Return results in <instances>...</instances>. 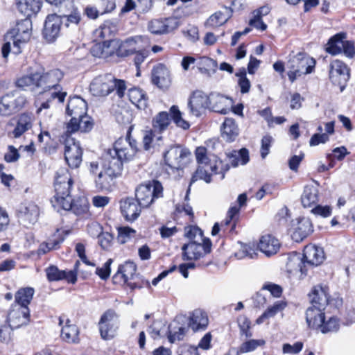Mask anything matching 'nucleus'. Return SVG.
Returning <instances> with one entry per match:
<instances>
[{
	"label": "nucleus",
	"mask_w": 355,
	"mask_h": 355,
	"mask_svg": "<svg viewBox=\"0 0 355 355\" xmlns=\"http://www.w3.org/2000/svg\"><path fill=\"white\" fill-rule=\"evenodd\" d=\"M63 77L64 73L58 69L37 72V89H40V97L36 101L40 105L37 113L43 109L50 108L55 102L62 103L64 101L67 92L60 85Z\"/></svg>",
	"instance_id": "obj_1"
},
{
	"label": "nucleus",
	"mask_w": 355,
	"mask_h": 355,
	"mask_svg": "<svg viewBox=\"0 0 355 355\" xmlns=\"http://www.w3.org/2000/svg\"><path fill=\"white\" fill-rule=\"evenodd\" d=\"M141 40V36L128 38L123 42L107 40L103 42L95 43L90 52L94 57L98 58L105 59L115 54L118 57H126L136 52V44Z\"/></svg>",
	"instance_id": "obj_2"
},
{
	"label": "nucleus",
	"mask_w": 355,
	"mask_h": 355,
	"mask_svg": "<svg viewBox=\"0 0 355 355\" xmlns=\"http://www.w3.org/2000/svg\"><path fill=\"white\" fill-rule=\"evenodd\" d=\"M87 105L84 99L79 96L70 98L67 106V114L71 116L66 125V133L72 134L77 131L87 132L92 127L93 123L89 116L87 115Z\"/></svg>",
	"instance_id": "obj_3"
},
{
	"label": "nucleus",
	"mask_w": 355,
	"mask_h": 355,
	"mask_svg": "<svg viewBox=\"0 0 355 355\" xmlns=\"http://www.w3.org/2000/svg\"><path fill=\"white\" fill-rule=\"evenodd\" d=\"M32 22L29 19H25L18 22L16 26L5 35L6 42L1 49L3 58H6L11 51V44L13 45V53L21 52V45L27 42L31 37Z\"/></svg>",
	"instance_id": "obj_4"
},
{
	"label": "nucleus",
	"mask_w": 355,
	"mask_h": 355,
	"mask_svg": "<svg viewBox=\"0 0 355 355\" xmlns=\"http://www.w3.org/2000/svg\"><path fill=\"white\" fill-rule=\"evenodd\" d=\"M115 89L119 96L122 97L125 90V84L123 80H117L111 74L95 77L89 85L90 92L96 96H106Z\"/></svg>",
	"instance_id": "obj_5"
},
{
	"label": "nucleus",
	"mask_w": 355,
	"mask_h": 355,
	"mask_svg": "<svg viewBox=\"0 0 355 355\" xmlns=\"http://www.w3.org/2000/svg\"><path fill=\"white\" fill-rule=\"evenodd\" d=\"M137 151L136 141H131L130 137L119 138L114 144V148L108 150L104 155V158L115 163L118 161L120 164V170L123 168V162L128 161L134 157Z\"/></svg>",
	"instance_id": "obj_6"
},
{
	"label": "nucleus",
	"mask_w": 355,
	"mask_h": 355,
	"mask_svg": "<svg viewBox=\"0 0 355 355\" xmlns=\"http://www.w3.org/2000/svg\"><path fill=\"white\" fill-rule=\"evenodd\" d=\"M315 66V60L304 53L291 54L287 62L289 80L294 82L301 76L312 73Z\"/></svg>",
	"instance_id": "obj_7"
},
{
	"label": "nucleus",
	"mask_w": 355,
	"mask_h": 355,
	"mask_svg": "<svg viewBox=\"0 0 355 355\" xmlns=\"http://www.w3.org/2000/svg\"><path fill=\"white\" fill-rule=\"evenodd\" d=\"M103 168L94 178L96 188L99 191L109 190L114 178L118 176L121 171L118 161L111 163L109 159L103 158Z\"/></svg>",
	"instance_id": "obj_8"
},
{
	"label": "nucleus",
	"mask_w": 355,
	"mask_h": 355,
	"mask_svg": "<svg viewBox=\"0 0 355 355\" xmlns=\"http://www.w3.org/2000/svg\"><path fill=\"white\" fill-rule=\"evenodd\" d=\"M163 187L158 181L140 184L136 189V198L141 207H148L155 198L162 196Z\"/></svg>",
	"instance_id": "obj_9"
},
{
	"label": "nucleus",
	"mask_w": 355,
	"mask_h": 355,
	"mask_svg": "<svg viewBox=\"0 0 355 355\" xmlns=\"http://www.w3.org/2000/svg\"><path fill=\"white\" fill-rule=\"evenodd\" d=\"M27 103L26 98L17 92L6 94L0 98V114L10 116L22 109Z\"/></svg>",
	"instance_id": "obj_10"
},
{
	"label": "nucleus",
	"mask_w": 355,
	"mask_h": 355,
	"mask_svg": "<svg viewBox=\"0 0 355 355\" xmlns=\"http://www.w3.org/2000/svg\"><path fill=\"white\" fill-rule=\"evenodd\" d=\"M191 153L180 146H171L164 154L166 165L174 169L184 167L189 161Z\"/></svg>",
	"instance_id": "obj_11"
},
{
	"label": "nucleus",
	"mask_w": 355,
	"mask_h": 355,
	"mask_svg": "<svg viewBox=\"0 0 355 355\" xmlns=\"http://www.w3.org/2000/svg\"><path fill=\"white\" fill-rule=\"evenodd\" d=\"M349 69L340 60H334L329 65V79L334 85L340 87L343 92L349 79Z\"/></svg>",
	"instance_id": "obj_12"
},
{
	"label": "nucleus",
	"mask_w": 355,
	"mask_h": 355,
	"mask_svg": "<svg viewBox=\"0 0 355 355\" xmlns=\"http://www.w3.org/2000/svg\"><path fill=\"white\" fill-rule=\"evenodd\" d=\"M64 143V158L71 168L79 167L82 162L83 150L79 141L66 133Z\"/></svg>",
	"instance_id": "obj_13"
},
{
	"label": "nucleus",
	"mask_w": 355,
	"mask_h": 355,
	"mask_svg": "<svg viewBox=\"0 0 355 355\" xmlns=\"http://www.w3.org/2000/svg\"><path fill=\"white\" fill-rule=\"evenodd\" d=\"M209 240L202 242H189L182 247L184 260H198L211 252Z\"/></svg>",
	"instance_id": "obj_14"
},
{
	"label": "nucleus",
	"mask_w": 355,
	"mask_h": 355,
	"mask_svg": "<svg viewBox=\"0 0 355 355\" xmlns=\"http://www.w3.org/2000/svg\"><path fill=\"white\" fill-rule=\"evenodd\" d=\"M118 316L113 311H106L99 321V329L101 336L104 340H110L114 338L118 328Z\"/></svg>",
	"instance_id": "obj_15"
},
{
	"label": "nucleus",
	"mask_w": 355,
	"mask_h": 355,
	"mask_svg": "<svg viewBox=\"0 0 355 355\" xmlns=\"http://www.w3.org/2000/svg\"><path fill=\"white\" fill-rule=\"evenodd\" d=\"M30 321V310L26 306L12 305L7 317V322L11 329L27 325Z\"/></svg>",
	"instance_id": "obj_16"
},
{
	"label": "nucleus",
	"mask_w": 355,
	"mask_h": 355,
	"mask_svg": "<svg viewBox=\"0 0 355 355\" xmlns=\"http://www.w3.org/2000/svg\"><path fill=\"white\" fill-rule=\"evenodd\" d=\"M62 23V17L56 14L49 15L46 17L43 36L47 42H53L59 37Z\"/></svg>",
	"instance_id": "obj_17"
},
{
	"label": "nucleus",
	"mask_w": 355,
	"mask_h": 355,
	"mask_svg": "<svg viewBox=\"0 0 355 355\" xmlns=\"http://www.w3.org/2000/svg\"><path fill=\"white\" fill-rule=\"evenodd\" d=\"M188 107L190 113L195 116H200L209 109V95L202 91L193 92L189 100Z\"/></svg>",
	"instance_id": "obj_18"
},
{
	"label": "nucleus",
	"mask_w": 355,
	"mask_h": 355,
	"mask_svg": "<svg viewBox=\"0 0 355 355\" xmlns=\"http://www.w3.org/2000/svg\"><path fill=\"white\" fill-rule=\"evenodd\" d=\"M40 214L39 207L31 201H25L18 207L17 216L24 225L34 224Z\"/></svg>",
	"instance_id": "obj_19"
},
{
	"label": "nucleus",
	"mask_w": 355,
	"mask_h": 355,
	"mask_svg": "<svg viewBox=\"0 0 355 355\" xmlns=\"http://www.w3.org/2000/svg\"><path fill=\"white\" fill-rule=\"evenodd\" d=\"M180 26L176 17H169L164 19L151 20L148 25V31L155 35L166 34L174 31Z\"/></svg>",
	"instance_id": "obj_20"
},
{
	"label": "nucleus",
	"mask_w": 355,
	"mask_h": 355,
	"mask_svg": "<svg viewBox=\"0 0 355 355\" xmlns=\"http://www.w3.org/2000/svg\"><path fill=\"white\" fill-rule=\"evenodd\" d=\"M233 101L231 98L217 92L209 94V110L225 114L232 107Z\"/></svg>",
	"instance_id": "obj_21"
},
{
	"label": "nucleus",
	"mask_w": 355,
	"mask_h": 355,
	"mask_svg": "<svg viewBox=\"0 0 355 355\" xmlns=\"http://www.w3.org/2000/svg\"><path fill=\"white\" fill-rule=\"evenodd\" d=\"M73 184L71 176L67 168L59 169L55 178V191L56 193L66 194L70 192Z\"/></svg>",
	"instance_id": "obj_22"
},
{
	"label": "nucleus",
	"mask_w": 355,
	"mask_h": 355,
	"mask_svg": "<svg viewBox=\"0 0 355 355\" xmlns=\"http://www.w3.org/2000/svg\"><path fill=\"white\" fill-rule=\"evenodd\" d=\"M324 308L311 306L306 311V322L309 328L319 331L325 318Z\"/></svg>",
	"instance_id": "obj_23"
},
{
	"label": "nucleus",
	"mask_w": 355,
	"mask_h": 355,
	"mask_svg": "<svg viewBox=\"0 0 355 355\" xmlns=\"http://www.w3.org/2000/svg\"><path fill=\"white\" fill-rule=\"evenodd\" d=\"M258 248L266 256L270 257L278 252L281 248V243L274 236L265 234L260 238Z\"/></svg>",
	"instance_id": "obj_24"
},
{
	"label": "nucleus",
	"mask_w": 355,
	"mask_h": 355,
	"mask_svg": "<svg viewBox=\"0 0 355 355\" xmlns=\"http://www.w3.org/2000/svg\"><path fill=\"white\" fill-rule=\"evenodd\" d=\"M303 259L306 264L319 266L325 259L324 250L320 247L308 245L304 249Z\"/></svg>",
	"instance_id": "obj_25"
},
{
	"label": "nucleus",
	"mask_w": 355,
	"mask_h": 355,
	"mask_svg": "<svg viewBox=\"0 0 355 355\" xmlns=\"http://www.w3.org/2000/svg\"><path fill=\"white\" fill-rule=\"evenodd\" d=\"M139 203L132 198L123 199L120 202L121 212L128 221H133L138 218L141 209Z\"/></svg>",
	"instance_id": "obj_26"
},
{
	"label": "nucleus",
	"mask_w": 355,
	"mask_h": 355,
	"mask_svg": "<svg viewBox=\"0 0 355 355\" xmlns=\"http://www.w3.org/2000/svg\"><path fill=\"white\" fill-rule=\"evenodd\" d=\"M35 121V116L32 113L24 112L17 116L16 126L12 132L14 138L21 137L24 133L31 130Z\"/></svg>",
	"instance_id": "obj_27"
},
{
	"label": "nucleus",
	"mask_w": 355,
	"mask_h": 355,
	"mask_svg": "<svg viewBox=\"0 0 355 355\" xmlns=\"http://www.w3.org/2000/svg\"><path fill=\"white\" fill-rule=\"evenodd\" d=\"M152 82L160 88H166L171 83L170 72L163 64H158L152 70Z\"/></svg>",
	"instance_id": "obj_28"
},
{
	"label": "nucleus",
	"mask_w": 355,
	"mask_h": 355,
	"mask_svg": "<svg viewBox=\"0 0 355 355\" xmlns=\"http://www.w3.org/2000/svg\"><path fill=\"white\" fill-rule=\"evenodd\" d=\"M208 323L207 315L202 309H195L189 313L188 324L193 331L205 330Z\"/></svg>",
	"instance_id": "obj_29"
},
{
	"label": "nucleus",
	"mask_w": 355,
	"mask_h": 355,
	"mask_svg": "<svg viewBox=\"0 0 355 355\" xmlns=\"http://www.w3.org/2000/svg\"><path fill=\"white\" fill-rule=\"evenodd\" d=\"M301 254L297 252H292L288 257L286 269L290 273L300 274V277L306 275V270L305 261Z\"/></svg>",
	"instance_id": "obj_30"
},
{
	"label": "nucleus",
	"mask_w": 355,
	"mask_h": 355,
	"mask_svg": "<svg viewBox=\"0 0 355 355\" xmlns=\"http://www.w3.org/2000/svg\"><path fill=\"white\" fill-rule=\"evenodd\" d=\"M309 296L311 306L315 305L317 307L325 308L329 303V289L327 286L321 285L314 286Z\"/></svg>",
	"instance_id": "obj_31"
},
{
	"label": "nucleus",
	"mask_w": 355,
	"mask_h": 355,
	"mask_svg": "<svg viewBox=\"0 0 355 355\" xmlns=\"http://www.w3.org/2000/svg\"><path fill=\"white\" fill-rule=\"evenodd\" d=\"M232 15V10L224 7L221 10L211 15L206 21L205 26L209 28H216L225 24Z\"/></svg>",
	"instance_id": "obj_32"
},
{
	"label": "nucleus",
	"mask_w": 355,
	"mask_h": 355,
	"mask_svg": "<svg viewBox=\"0 0 355 355\" xmlns=\"http://www.w3.org/2000/svg\"><path fill=\"white\" fill-rule=\"evenodd\" d=\"M313 232V225L307 218H300L297 220L292 237L295 241H302Z\"/></svg>",
	"instance_id": "obj_33"
},
{
	"label": "nucleus",
	"mask_w": 355,
	"mask_h": 355,
	"mask_svg": "<svg viewBox=\"0 0 355 355\" xmlns=\"http://www.w3.org/2000/svg\"><path fill=\"white\" fill-rule=\"evenodd\" d=\"M239 134V129L234 119L226 118L221 126V137L227 142L236 139Z\"/></svg>",
	"instance_id": "obj_34"
},
{
	"label": "nucleus",
	"mask_w": 355,
	"mask_h": 355,
	"mask_svg": "<svg viewBox=\"0 0 355 355\" xmlns=\"http://www.w3.org/2000/svg\"><path fill=\"white\" fill-rule=\"evenodd\" d=\"M17 8L26 17L37 13L41 7L40 0H17Z\"/></svg>",
	"instance_id": "obj_35"
},
{
	"label": "nucleus",
	"mask_w": 355,
	"mask_h": 355,
	"mask_svg": "<svg viewBox=\"0 0 355 355\" xmlns=\"http://www.w3.org/2000/svg\"><path fill=\"white\" fill-rule=\"evenodd\" d=\"M128 96L130 102L138 109L145 110L148 105L147 97L143 90L139 88H131L128 90Z\"/></svg>",
	"instance_id": "obj_36"
},
{
	"label": "nucleus",
	"mask_w": 355,
	"mask_h": 355,
	"mask_svg": "<svg viewBox=\"0 0 355 355\" xmlns=\"http://www.w3.org/2000/svg\"><path fill=\"white\" fill-rule=\"evenodd\" d=\"M136 270L137 266L135 263L132 261H126L124 264L121 265L119 267L116 277L119 275H121L123 282L128 284V285L133 289L135 288L134 284L130 282L129 283L128 281L133 279Z\"/></svg>",
	"instance_id": "obj_37"
},
{
	"label": "nucleus",
	"mask_w": 355,
	"mask_h": 355,
	"mask_svg": "<svg viewBox=\"0 0 355 355\" xmlns=\"http://www.w3.org/2000/svg\"><path fill=\"white\" fill-rule=\"evenodd\" d=\"M318 200V189L315 186L308 185L304 187L301 197L302 204L304 207H311Z\"/></svg>",
	"instance_id": "obj_38"
},
{
	"label": "nucleus",
	"mask_w": 355,
	"mask_h": 355,
	"mask_svg": "<svg viewBox=\"0 0 355 355\" xmlns=\"http://www.w3.org/2000/svg\"><path fill=\"white\" fill-rule=\"evenodd\" d=\"M218 165L217 163L214 164H208V166L205 165H200L196 170L195 174L193 175L191 182H195L198 180H203L207 183L211 182V174L210 172L217 173Z\"/></svg>",
	"instance_id": "obj_39"
},
{
	"label": "nucleus",
	"mask_w": 355,
	"mask_h": 355,
	"mask_svg": "<svg viewBox=\"0 0 355 355\" xmlns=\"http://www.w3.org/2000/svg\"><path fill=\"white\" fill-rule=\"evenodd\" d=\"M35 291L33 288L25 287L21 288L17 291L15 295L14 305H19V306H26L28 307V304L31 303Z\"/></svg>",
	"instance_id": "obj_40"
},
{
	"label": "nucleus",
	"mask_w": 355,
	"mask_h": 355,
	"mask_svg": "<svg viewBox=\"0 0 355 355\" xmlns=\"http://www.w3.org/2000/svg\"><path fill=\"white\" fill-rule=\"evenodd\" d=\"M228 157V162L234 167L239 164L245 165L249 161L248 150L245 148H242L240 150H233L227 154Z\"/></svg>",
	"instance_id": "obj_41"
},
{
	"label": "nucleus",
	"mask_w": 355,
	"mask_h": 355,
	"mask_svg": "<svg viewBox=\"0 0 355 355\" xmlns=\"http://www.w3.org/2000/svg\"><path fill=\"white\" fill-rule=\"evenodd\" d=\"M62 241L63 239L61 237L60 234L57 231L48 239L46 242H44L40 245L37 253L39 254H44L51 250H55L59 248V245Z\"/></svg>",
	"instance_id": "obj_42"
},
{
	"label": "nucleus",
	"mask_w": 355,
	"mask_h": 355,
	"mask_svg": "<svg viewBox=\"0 0 355 355\" xmlns=\"http://www.w3.org/2000/svg\"><path fill=\"white\" fill-rule=\"evenodd\" d=\"M344 38H345V33H338L332 37L327 44L326 51L333 55L341 53Z\"/></svg>",
	"instance_id": "obj_43"
},
{
	"label": "nucleus",
	"mask_w": 355,
	"mask_h": 355,
	"mask_svg": "<svg viewBox=\"0 0 355 355\" xmlns=\"http://www.w3.org/2000/svg\"><path fill=\"white\" fill-rule=\"evenodd\" d=\"M286 306L284 301L279 300L275 302L272 306H269L263 314L259 317L256 323L260 324L264 322L266 319H268L275 316L278 313L282 311Z\"/></svg>",
	"instance_id": "obj_44"
},
{
	"label": "nucleus",
	"mask_w": 355,
	"mask_h": 355,
	"mask_svg": "<svg viewBox=\"0 0 355 355\" xmlns=\"http://www.w3.org/2000/svg\"><path fill=\"white\" fill-rule=\"evenodd\" d=\"M79 331L74 324H69L68 320L66 325L62 328L61 337L62 340L69 343H76L79 341Z\"/></svg>",
	"instance_id": "obj_45"
},
{
	"label": "nucleus",
	"mask_w": 355,
	"mask_h": 355,
	"mask_svg": "<svg viewBox=\"0 0 355 355\" xmlns=\"http://www.w3.org/2000/svg\"><path fill=\"white\" fill-rule=\"evenodd\" d=\"M73 200V199L71 198L70 192H67L66 194H59L55 193L51 202L55 209L59 211L60 209L64 210H70Z\"/></svg>",
	"instance_id": "obj_46"
},
{
	"label": "nucleus",
	"mask_w": 355,
	"mask_h": 355,
	"mask_svg": "<svg viewBox=\"0 0 355 355\" xmlns=\"http://www.w3.org/2000/svg\"><path fill=\"white\" fill-rule=\"evenodd\" d=\"M37 72L25 75L19 78L16 81V85L18 87L23 89L35 90L37 89Z\"/></svg>",
	"instance_id": "obj_47"
},
{
	"label": "nucleus",
	"mask_w": 355,
	"mask_h": 355,
	"mask_svg": "<svg viewBox=\"0 0 355 355\" xmlns=\"http://www.w3.org/2000/svg\"><path fill=\"white\" fill-rule=\"evenodd\" d=\"M170 123L171 119L166 112H160L153 120V127L155 131L162 132L168 128Z\"/></svg>",
	"instance_id": "obj_48"
},
{
	"label": "nucleus",
	"mask_w": 355,
	"mask_h": 355,
	"mask_svg": "<svg viewBox=\"0 0 355 355\" xmlns=\"http://www.w3.org/2000/svg\"><path fill=\"white\" fill-rule=\"evenodd\" d=\"M340 327V322L338 318L335 316L329 317L327 320L324 318L322 327L319 331L322 334H330L337 332Z\"/></svg>",
	"instance_id": "obj_49"
},
{
	"label": "nucleus",
	"mask_w": 355,
	"mask_h": 355,
	"mask_svg": "<svg viewBox=\"0 0 355 355\" xmlns=\"http://www.w3.org/2000/svg\"><path fill=\"white\" fill-rule=\"evenodd\" d=\"M70 210L76 215L86 214L89 210L88 200L84 196L73 199Z\"/></svg>",
	"instance_id": "obj_50"
},
{
	"label": "nucleus",
	"mask_w": 355,
	"mask_h": 355,
	"mask_svg": "<svg viewBox=\"0 0 355 355\" xmlns=\"http://www.w3.org/2000/svg\"><path fill=\"white\" fill-rule=\"evenodd\" d=\"M184 235L190 240L189 242H202L209 240L203 236L202 230L196 226L185 227Z\"/></svg>",
	"instance_id": "obj_51"
},
{
	"label": "nucleus",
	"mask_w": 355,
	"mask_h": 355,
	"mask_svg": "<svg viewBox=\"0 0 355 355\" xmlns=\"http://www.w3.org/2000/svg\"><path fill=\"white\" fill-rule=\"evenodd\" d=\"M170 113L173 122L179 128L183 130H187L190 127L189 123L182 118V114L176 105H173L170 108Z\"/></svg>",
	"instance_id": "obj_52"
},
{
	"label": "nucleus",
	"mask_w": 355,
	"mask_h": 355,
	"mask_svg": "<svg viewBox=\"0 0 355 355\" xmlns=\"http://www.w3.org/2000/svg\"><path fill=\"white\" fill-rule=\"evenodd\" d=\"M265 345L263 339H251L243 343L237 349L238 354H245L255 350L259 346Z\"/></svg>",
	"instance_id": "obj_53"
},
{
	"label": "nucleus",
	"mask_w": 355,
	"mask_h": 355,
	"mask_svg": "<svg viewBox=\"0 0 355 355\" xmlns=\"http://www.w3.org/2000/svg\"><path fill=\"white\" fill-rule=\"evenodd\" d=\"M136 236V231L129 227H121L118 228L117 241L121 244H124Z\"/></svg>",
	"instance_id": "obj_54"
},
{
	"label": "nucleus",
	"mask_w": 355,
	"mask_h": 355,
	"mask_svg": "<svg viewBox=\"0 0 355 355\" xmlns=\"http://www.w3.org/2000/svg\"><path fill=\"white\" fill-rule=\"evenodd\" d=\"M148 333L154 339L160 337L163 334H168V329H166L165 324L161 320L154 321L149 327Z\"/></svg>",
	"instance_id": "obj_55"
},
{
	"label": "nucleus",
	"mask_w": 355,
	"mask_h": 355,
	"mask_svg": "<svg viewBox=\"0 0 355 355\" xmlns=\"http://www.w3.org/2000/svg\"><path fill=\"white\" fill-rule=\"evenodd\" d=\"M237 322L241 336H245V338L252 336V333L250 331L251 322L245 315H240L237 319Z\"/></svg>",
	"instance_id": "obj_56"
},
{
	"label": "nucleus",
	"mask_w": 355,
	"mask_h": 355,
	"mask_svg": "<svg viewBox=\"0 0 355 355\" xmlns=\"http://www.w3.org/2000/svg\"><path fill=\"white\" fill-rule=\"evenodd\" d=\"M257 255L255 252L253 245L251 244H241V248L235 253V257L238 259H241L245 257L254 258Z\"/></svg>",
	"instance_id": "obj_57"
},
{
	"label": "nucleus",
	"mask_w": 355,
	"mask_h": 355,
	"mask_svg": "<svg viewBox=\"0 0 355 355\" xmlns=\"http://www.w3.org/2000/svg\"><path fill=\"white\" fill-rule=\"evenodd\" d=\"M111 28L110 26L103 24L96 28L93 33L94 40L96 42H103L106 38L111 35Z\"/></svg>",
	"instance_id": "obj_58"
},
{
	"label": "nucleus",
	"mask_w": 355,
	"mask_h": 355,
	"mask_svg": "<svg viewBox=\"0 0 355 355\" xmlns=\"http://www.w3.org/2000/svg\"><path fill=\"white\" fill-rule=\"evenodd\" d=\"M198 65L199 70L201 72L215 71L217 68L216 61L207 57L201 58Z\"/></svg>",
	"instance_id": "obj_59"
},
{
	"label": "nucleus",
	"mask_w": 355,
	"mask_h": 355,
	"mask_svg": "<svg viewBox=\"0 0 355 355\" xmlns=\"http://www.w3.org/2000/svg\"><path fill=\"white\" fill-rule=\"evenodd\" d=\"M47 278L49 281H59L64 279V270H60L56 266H51L46 269Z\"/></svg>",
	"instance_id": "obj_60"
},
{
	"label": "nucleus",
	"mask_w": 355,
	"mask_h": 355,
	"mask_svg": "<svg viewBox=\"0 0 355 355\" xmlns=\"http://www.w3.org/2000/svg\"><path fill=\"white\" fill-rule=\"evenodd\" d=\"M196 157L198 163L200 165H205L208 166V164H212L210 162L211 160L207 155V150L206 148L203 146H200L196 148Z\"/></svg>",
	"instance_id": "obj_61"
},
{
	"label": "nucleus",
	"mask_w": 355,
	"mask_h": 355,
	"mask_svg": "<svg viewBox=\"0 0 355 355\" xmlns=\"http://www.w3.org/2000/svg\"><path fill=\"white\" fill-rule=\"evenodd\" d=\"M62 18V20L64 19L65 26L69 27L78 25L81 19V16L80 12L75 10L70 15H64Z\"/></svg>",
	"instance_id": "obj_62"
},
{
	"label": "nucleus",
	"mask_w": 355,
	"mask_h": 355,
	"mask_svg": "<svg viewBox=\"0 0 355 355\" xmlns=\"http://www.w3.org/2000/svg\"><path fill=\"white\" fill-rule=\"evenodd\" d=\"M303 346L302 342H296L293 345L285 343L283 345L282 352L284 354H297L302 351Z\"/></svg>",
	"instance_id": "obj_63"
},
{
	"label": "nucleus",
	"mask_w": 355,
	"mask_h": 355,
	"mask_svg": "<svg viewBox=\"0 0 355 355\" xmlns=\"http://www.w3.org/2000/svg\"><path fill=\"white\" fill-rule=\"evenodd\" d=\"M98 243L104 250L110 248L113 241V236L108 232H103L98 237Z\"/></svg>",
	"instance_id": "obj_64"
}]
</instances>
